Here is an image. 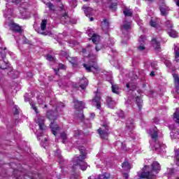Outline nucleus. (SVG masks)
<instances>
[{"mask_svg": "<svg viewBox=\"0 0 179 179\" xmlns=\"http://www.w3.org/2000/svg\"><path fill=\"white\" fill-rule=\"evenodd\" d=\"M80 155L74 158L73 160V173H76L78 167H80V170L83 171H86V170H87V163L85 162V159H86V152H85V150L80 149Z\"/></svg>", "mask_w": 179, "mask_h": 179, "instance_id": "obj_1", "label": "nucleus"}, {"mask_svg": "<svg viewBox=\"0 0 179 179\" xmlns=\"http://www.w3.org/2000/svg\"><path fill=\"white\" fill-rule=\"evenodd\" d=\"M58 107H56L55 110H48L46 112V117L48 120L51 121L50 124V128L52 131V134L57 136V131H59L60 128L59 126L57 124H55V121H57L58 120Z\"/></svg>", "mask_w": 179, "mask_h": 179, "instance_id": "obj_2", "label": "nucleus"}, {"mask_svg": "<svg viewBox=\"0 0 179 179\" xmlns=\"http://www.w3.org/2000/svg\"><path fill=\"white\" fill-rule=\"evenodd\" d=\"M102 127L104 129L99 128L96 130L97 134L99 135V138L103 141H108L110 135V126L107 124H103Z\"/></svg>", "mask_w": 179, "mask_h": 179, "instance_id": "obj_3", "label": "nucleus"}, {"mask_svg": "<svg viewBox=\"0 0 179 179\" xmlns=\"http://www.w3.org/2000/svg\"><path fill=\"white\" fill-rule=\"evenodd\" d=\"M126 124L125 134H127V135H131V134H132V131L135 129V122H134L133 119H129L127 120Z\"/></svg>", "mask_w": 179, "mask_h": 179, "instance_id": "obj_4", "label": "nucleus"}, {"mask_svg": "<svg viewBox=\"0 0 179 179\" xmlns=\"http://www.w3.org/2000/svg\"><path fill=\"white\" fill-rule=\"evenodd\" d=\"M83 66L85 69L86 72L90 73L92 72V69H94L95 71H100V67H99V65L96 64V62H93L92 64H83Z\"/></svg>", "mask_w": 179, "mask_h": 179, "instance_id": "obj_5", "label": "nucleus"}, {"mask_svg": "<svg viewBox=\"0 0 179 179\" xmlns=\"http://www.w3.org/2000/svg\"><path fill=\"white\" fill-rule=\"evenodd\" d=\"M93 103H96V108L98 110L101 109V95H100V92H99V90H96L95 92V95L94 99H92Z\"/></svg>", "mask_w": 179, "mask_h": 179, "instance_id": "obj_6", "label": "nucleus"}, {"mask_svg": "<svg viewBox=\"0 0 179 179\" xmlns=\"http://www.w3.org/2000/svg\"><path fill=\"white\" fill-rule=\"evenodd\" d=\"M5 57H6V53L5 51L0 52V58H2L3 59H5ZM9 66V63L5 62V60H1L0 59V68L1 69H8V67Z\"/></svg>", "mask_w": 179, "mask_h": 179, "instance_id": "obj_7", "label": "nucleus"}, {"mask_svg": "<svg viewBox=\"0 0 179 179\" xmlns=\"http://www.w3.org/2000/svg\"><path fill=\"white\" fill-rule=\"evenodd\" d=\"M157 36H155L151 40V45H152L155 51H162V45H160V41L157 40Z\"/></svg>", "mask_w": 179, "mask_h": 179, "instance_id": "obj_8", "label": "nucleus"}, {"mask_svg": "<svg viewBox=\"0 0 179 179\" xmlns=\"http://www.w3.org/2000/svg\"><path fill=\"white\" fill-rule=\"evenodd\" d=\"M139 179H153L155 178V174L152 171H142L138 175Z\"/></svg>", "mask_w": 179, "mask_h": 179, "instance_id": "obj_9", "label": "nucleus"}, {"mask_svg": "<svg viewBox=\"0 0 179 179\" xmlns=\"http://www.w3.org/2000/svg\"><path fill=\"white\" fill-rule=\"evenodd\" d=\"M45 119H44V117L38 118L36 121V124H38L39 127V129H41V131H45L47 126L45 125Z\"/></svg>", "mask_w": 179, "mask_h": 179, "instance_id": "obj_10", "label": "nucleus"}, {"mask_svg": "<svg viewBox=\"0 0 179 179\" xmlns=\"http://www.w3.org/2000/svg\"><path fill=\"white\" fill-rule=\"evenodd\" d=\"M134 103L136 104L137 107H138L139 111H141L143 107V100L142 97L137 96L134 99Z\"/></svg>", "mask_w": 179, "mask_h": 179, "instance_id": "obj_11", "label": "nucleus"}, {"mask_svg": "<svg viewBox=\"0 0 179 179\" xmlns=\"http://www.w3.org/2000/svg\"><path fill=\"white\" fill-rule=\"evenodd\" d=\"M101 27L103 31H108V29H110V22L107 19H103V22L101 23Z\"/></svg>", "mask_w": 179, "mask_h": 179, "instance_id": "obj_12", "label": "nucleus"}, {"mask_svg": "<svg viewBox=\"0 0 179 179\" xmlns=\"http://www.w3.org/2000/svg\"><path fill=\"white\" fill-rule=\"evenodd\" d=\"M10 28L14 33H22V27H20L18 24L15 22L11 23Z\"/></svg>", "mask_w": 179, "mask_h": 179, "instance_id": "obj_13", "label": "nucleus"}, {"mask_svg": "<svg viewBox=\"0 0 179 179\" xmlns=\"http://www.w3.org/2000/svg\"><path fill=\"white\" fill-rule=\"evenodd\" d=\"M73 103L74 104V108L76 110H79V108H82L85 106L83 101H80L76 99H73Z\"/></svg>", "mask_w": 179, "mask_h": 179, "instance_id": "obj_14", "label": "nucleus"}, {"mask_svg": "<svg viewBox=\"0 0 179 179\" xmlns=\"http://www.w3.org/2000/svg\"><path fill=\"white\" fill-rule=\"evenodd\" d=\"M151 167L152 171H154V173H156V174H157V173H159V171H160L161 170L160 164H159L158 162H152V164H151Z\"/></svg>", "mask_w": 179, "mask_h": 179, "instance_id": "obj_15", "label": "nucleus"}, {"mask_svg": "<svg viewBox=\"0 0 179 179\" xmlns=\"http://www.w3.org/2000/svg\"><path fill=\"white\" fill-rule=\"evenodd\" d=\"M80 87L83 90H85L87 85H89V80H87V78H86V77H84L80 80Z\"/></svg>", "mask_w": 179, "mask_h": 179, "instance_id": "obj_16", "label": "nucleus"}, {"mask_svg": "<svg viewBox=\"0 0 179 179\" xmlns=\"http://www.w3.org/2000/svg\"><path fill=\"white\" fill-rule=\"evenodd\" d=\"M83 9L87 17H90V16H92V12H93V8L87 7L86 5H84L83 6Z\"/></svg>", "mask_w": 179, "mask_h": 179, "instance_id": "obj_17", "label": "nucleus"}, {"mask_svg": "<svg viewBox=\"0 0 179 179\" xmlns=\"http://www.w3.org/2000/svg\"><path fill=\"white\" fill-rule=\"evenodd\" d=\"M106 101L109 108H113V107H114V105L115 104L114 99H113V97L111 96H106Z\"/></svg>", "mask_w": 179, "mask_h": 179, "instance_id": "obj_18", "label": "nucleus"}, {"mask_svg": "<svg viewBox=\"0 0 179 179\" xmlns=\"http://www.w3.org/2000/svg\"><path fill=\"white\" fill-rule=\"evenodd\" d=\"M101 36L97 34H93L91 40L94 44H99L100 43Z\"/></svg>", "mask_w": 179, "mask_h": 179, "instance_id": "obj_19", "label": "nucleus"}, {"mask_svg": "<svg viewBox=\"0 0 179 179\" xmlns=\"http://www.w3.org/2000/svg\"><path fill=\"white\" fill-rule=\"evenodd\" d=\"M173 79L175 81V89H176V93H179V77L178 74H173Z\"/></svg>", "mask_w": 179, "mask_h": 179, "instance_id": "obj_20", "label": "nucleus"}, {"mask_svg": "<svg viewBox=\"0 0 179 179\" xmlns=\"http://www.w3.org/2000/svg\"><path fill=\"white\" fill-rule=\"evenodd\" d=\"M150 136L152 138L153 142H157V139L159 138V131L153 129V133L150 134Z\"/></svg>", "mask_w": 179, "mask_h": 179, "instance_id": "obj_21", "label": "nucleus"}, {"mask_svg": "<svg viewBox=\"0 0 179 179\" xmlns=\"http://www.w3.org/2000/svg\"><path fill=\"white\" fill-rule=\"evenodd\" d=\"M140 45L138 47V51H143L144 50H146V48L145 47V39L143 38H141L139 40Z\"/></svg>", "mask_w": 179, "mask_h": 179, "instance_id": "obj_22", "label": "nucleus"}, {"mask_svg": "<svg viewBox=\"0 0 179 179\" xmlns=\"http://www.w3.org/2000/svg\"><path fill=\"white\" fill-rule=\"evenodd\" d=\"M122 167L124 170V171H129L132 167H131V164L128 162H124L122 163Z\"/></svg>", "mask_w": 179, "mask_h": 179, "instance_id": "obj_23", "label": "nucleus"}, {"mask_svg": "<svg viewBox=\"0 0 179 179\" xmlns=\"http://www.w3.org/2000/svg\"><path fill=\"white\" fill-rule=\"evenodd\" d=\"M68 60L70 64H72L73 66L78 65V57H69Z\"/></svg>", "mask_w": 179, "mask_h": 179, "instance_id": "obj_24", "label": "nucleus"}, {"mask_svg": "<svg viewBox=\"0 0 179 179\" xmlns=\"http://www.w3.org/2000/svg\"><path fill=\"white\" fill-rule=\"evenodd\" d=\"M168 34L170 36V37H172L173 38H176L178 36V33L177 31H174V29H171Z\"/></svg>", "mask_w": 179, "mask_h": 179, "instance_id": "obj_25", "label": "nucleus"}, {"mask_svg": "<svg viewBox=\"0 0 179 179\" xmlns=\"http://www.w3.org/2000/svg\"><path fill=\"white\" fill-rule=\"evenodd\" d=\"M60 138L62 139V143H66L68 140V136L66 135V133L64 131L60 134Z\"/></svg>", "mask_w": 179, "mask_h": 179, "instance_id": "obj_26", "label": "nucleus"}, {"mask_svg": "<svg viewBox=\"0 0 179 179\" xmlns=\"http://www.w3.org/2000/svg\"><path fill=\"white\" fill-rule=\"evenodd\" d=\"M120 87L117 85H112V92L115 93V94H120V92H118Z\"/></svg>", "mask_w": 179, "mask_h": 179, "instance_id": "obj_27", "label": "nucleus"}, {"mask_svg": "<svg viewBox=\"0 0 179 179\" xmlns=\"http://www.w3.org/2000/svg\"><path fill=\"white\" fill-rule=\"evenodd\" d=\"M77 117L81 122H83V120H85V115L83 114V110H80L79 113L77 114Z\"/></svg>", "mask_w": 179, "mask_h": 179, "instance_id": "obj_28", "label": "nucleus"}, {"mask_svg": "<svg viewBox=\"0 0 179 179\" xmlns=\"http://www.w3.org/2000/svg\"><path fill=\"white\" fill-rule=\"evenodd\" d=\"M123 13L124 16H128L129 17H132L133 13L131 10L125 8L124 10L123 11Z\"/></svg>", "mask_w": 179, "mask_h": 179, "instance_id": "obj_29", "label": "nucleus"}, {"mask_svg": "<svg viewBox=\"0 0 179 179\" xmlns=\"http://www.w3.org/2000/svg\"><path fill=\"white\" fill-rule=\"evenodd\" d=\"M47 29V20H43L41 23V29L44 31Z\"/></svg>", "mask_w": 179, "mask_h": 179, "instance_id": "obj_30", "label": "nucleus"}, {"mask_svg": "<svg viewBox=\"0 0 179 179\" xmlns=\"http://www.w3.org/2000/svg\"><path fill=\"white\" fill-rule=\"evenodd\" d=\"M108 178H110V173H107L99 175L98 177V179H108Z\"/></svg>", "mask_w": 179, "mask_h": 179, "instance_id": "obj_31", "label": "nucleus"}, {"mask_svg": "<svg viewBox=\"0 0 179 179\" xmlns=\"http://www.w3.org/2000/svg\"><path fill=\"white\" fill-rule=\"evenodd\" d=\"M96 46H95V50L97 52H99V51H101V50H103V44L100 43V42L97 44H95Z\"/></svg>", "mask_w": 179, "mask_h": 179, "instance_id": "obj_32", "label": "nucleus"}, {"mask_svg": "<svg viewBox=\"0 0 179 179\" xmlns=\"http://www.w3.org/2000/svg\"><path fill=\"white\" fill-rule=\"evenodd\" d=\"M117 6H118V3H112L109 6V8L111 9L112 10H117Z\"/></svg>", "mask_w": 179, "mask_h": 179, "instance_id": "obj_33", "label": "nucleus"}, {"mask_svg": "<svg viewBox=\"0 0 179 179\" xmlns=\"http://www.w3.org/2000/svg\"><path fill=\"white\" fill-rule=\"evenodd\" d=\"M151 68L155 69V71H159V67H157V62H154L151 63Z\"/></svg>", "mask_w": 179, "mask_h": 179, "instance_id": "obj_34", "label": "nucleus"}, {"mask_svg": "<svg viewBox=\"0 0 179 179\" xmlns=\"http://www.w3.org/2000/svg\"><path fill=\"white\" fill-rule=\"evenodd\" d=\"M122 30H129V29H131V24H124L122 26Z\"/></svg>", "mask_w": 179, "mask_h": 179, "instance_id": "obj_35", "label": "nucleus"}, {"mask_svg": "<svg viewBox=\"0 0 179 179\" xmlns=\"http://www.w3.org/2000/svg\"><path fill=\"white\" fill-rule=\"evenodd\" d=\"M150 25L151 27H155L156 29L157 27V22H155L153 20H150Z\"/></svg>", "mask_w": 179, "mask_h": 179, "instance_id": "obj_36", "label": "nucleus"}, {"mask_svg": "<svg viewBox=\"0 0 179 179\" xmlns=\"http://www.w3.org/2000/svg\"><path fill=\"white\" fill-rule=\"evenodd\" d=\"M48 7L49 8L50 10H55V6L51 2L48 3Z\"/></svg>", "mask_w": 179, "mask_h": 179, "instance_id": "obj_37", "label": "nucleus"}, {"mask_svg": "<svg viewBox=\"0 0 179 179\" xmlns=\"http://www.w3.org/2000/svg\"><path fill=\"white\" fill-rule=\"evenodd\" d=\"M160 12L162 16H166L167 15V11L166 10V8L163 7L160 8Z\"/></svg>", "mask_w": 179, "mask_h": 179, "instance_id": "obj_38", "label": "nucleus"}, {"mask_svg": "<svg viewBox=\"0 0 179 179\" xmlns=\"http://www.w3.org/2000/svg\"><path fill=\"white\" fill-rule=\"evenodd\" d=\"M174 151L176 160L178 161L179 160V149H175Z\"/></svg>", "mask_w": 179, "mask_h": 179, "instance_id": "obj_39", "label": "nucleus"}, {"mask_svg": "<svg viewBox=\"0 0 179 179\" xmlns=\"http://www.w3.org/2000/svg\"><path fill=\"white\" fill-rule=\"evenodd\" d=\"M31 108L35 111L36 114H38V109H37V106H36V103L31 104Z\"/></svg>", "mask_w": 179, "mask_h": 179, "instance_id": "obj_40", "label": "nucleus"}, {"mask_svg": "<svg viewBox=\"0 0 179 179\" xmlns=\"http://www.w3.org/2000/svg\"><path fill=\"white\" fill-rule=\"evenodd\" d=\"M58 69H63L64 71L66 70V66L62 63L59 64Z\"/></svg>", "mask_w": 179, "mask_h": 179, "instance_id": "obj_41", "label": "nucleus"}, {"mask_svg": "<svg viewBox=\"0 0 179 179\" xmlns=\"http://www.w3.org/2000/svg\"><path fill=\"white\" fill-rule=\"evenodd\" d=\"M46 59H47L48 61H50V62H52V61H54V57H53L52 55H48L46 56Z\"/></svg>", "mask_w": 179, "mask_h": 179, "instance_id": "obj_42", "label": "nucleus"}, {"mask_svg": "<svg viewBox=\"0 0 179 179\" xmlns=\"http://www.w3.org/2000/svg\"><path fill=\"white\" fill-rule=\"evenodd\" d=\"M55 156H57L59 159H62V156H61V153L59 150L55 151Z\"/></svg>", "mask_w": 179, "mask_h": 179, "instance_id": "obj_43", "label": "nucleus"}, {"mask_svg": "<svg viewBox=\"0 0 179 179\" xmlns=\"http://www.w3.org/2000/svg\"><path fill=\"white\" fill-rule=\"evenodd\" d=\"M175 58L177 59V58H179V51L175 50Z\"/></svg>", "mask_w": 179, "mask_h": 179, "instance_id": "obj_44", "label": "nucleus"}, {"mask_svg": "<svg viewBox=\"0 0 179 179\" xmlns=\"http://www.w3.org/2000/svg\"><path fill=\"white\" fill-rule=\"evenodd\" d=\"M119 117L120 118H125V115H124V111L120 112V113L119 114Z\"/></svg>", "mask_w": 179, "mask_h": 179, "instance_id": "obj_45", "label": "nucleus"}, {"mask_svg": "<svg viewBox=\"0 0 179 179\" xmlns=\"http://www.w3.org/2000/svg\"><path fill=\"white\" fill-rule=\"evenodd\" d=\"M54 71L55 72V75H57V76H59V69H54Z\"/></svg>", "mask_w": 179, "mask_h": 179, "instance_id": "obj_46", "label": "nucleus"}, {"mask_svg": "<svg viewBox=\"0 0 179 179\" xmlns=\"http://www.w3.org/2000/svg\"><path fill=\"white\" fill-rule=\"evenodd\" d=\"M62 17H64V19H68V17H69L68 13H66V12L63 13L62 14Z\"/></svg>", "mask_w": 179, "mask_h": 179, "instance_id": "obj_47", "label": "nucleus"}, {"mask_svg": "<svg viewBox=\"0 0 179 179\" xmlns=\"http://www.w3.org/2000/svg\"><path fill=\"white\" fill-rule=\"evenodd\" d=\"M129 176V175L127 173H123V177H124V178H128Z\"/></svg>", "mask_w": 179, "mask_h": 179, "instance_id": "obj_48", "label": "nucleus"}, {"mask_svg": "<svg viewBox=\"0 0 179 179\" xmlns=\"http://www.w3.org/2000/svg\"><path fill=\"white\" fill-rule=\"evenodd\" d=\"M150 76H151V77L156 76L155 71H151V73H150Z\"/></svg>", "mask_w": 179, "mask_h": 179, "instance_id": "obj_49", "label": "nucleus"}, {"mask_svg": "<svg viewBox=\"0 0 179 179\" xmlns=\"http://www.w3.org/2000/svg\"><path fill=\"white\" fill-rule=\"evenodd\" d=\"M16 173H17V174H20V171H19L18 170H14V171H13V175L15 176V174H16Z\"/></svg>", "mask_w": 179, "mask_h": 179, "instance_id": "obj_50", "label": "nucleus"}, {"mask_svg": "<svg viewBox=\"0 0 179 179\" xmlns=\"http://www.w3.org/2000/svg\"><path fill=\"white\" fill-rule=\"evenodd\" d=\"M73 177L74 179H78V175L75 174V175H72L71 176V178H72Z\"/></svg>", "mask_w": 179, "mask_h": 179, "instance_id": "obj_51", "label": "nucleus"}, {"mask_svg": "<svg viewBox=\"0 0 179 179\" xmlns=\"http://www.w3.org/2000/svg\"><path fill=\"white\" fill-rule=\"evenodd\" d=\"M17 114H19V111L17 110V109H16L14 112V115H17Z\"/></svg>", "mask_w": 179, "mask_h": 179, "instance_id": "obj_52", "label": "nucleus"}, {"mask_svg": "<svg viewBox=\"0 0 179 179\" xmlns=\"http://www.w3.org/2000/svg\"><path fill=\"white\" fill-rule=\"evenodd\" d=\"M96 116V115H94V113H92L91 114H90V117L91 118H94V117H95Z\"/></svg>", "mask_w": 179, "mask_h": 179, "instance_id": "obj_53", "label": "nucleus"}, {"mask_svg": "<svg viewBox=\"0 0 179 179\" xmlns=\"http://www.w3.org/2000/svg\"><path fill=\"white\" fill-rule=\"evenodd\" d=\"M87 51V50L86 49H85V48H83V49L82 50V52H83V54L86 53Z\"/></svg>", "mask_w": 179, "mask_h": 179, "instance_id": "obj_54", "label": "nucleus"}, {"mask_svg": "<svg viewBox=\"0 0 179 179\" xmlns=\"http://www.w3.org/2000/svg\"><path fill=\"white\" fill-rule=\"evenodd\" d=\"M126 87H127V89H129V87H131V85H129V83L126 84Z\"/></svg>", "mask_w": 179, "mask_h": 179, "instance_id": "obj_55", "label": "nucleus"}, {"mask_svg": "<svg viewBox=\"0 0 179 179\" xmlns=\"http://www.w3.org/2000/svg\"><path fill=\"white\" fill-rule=\"evenodd\" d=\"M87 48H92V45L87 44Z\"/></svg>", "mask_w": 179, "mask_h": 179, "instance_id": "obj_56", "label": "nucleus"}, {"mask_svg": "<svg viewBox=\"0 0 179 179\" xmlns=\"http://www.w3.org/2000/svg\"><path fill=\"white\" fill-rule=\"evenodd\" d=\"M90 22H93V20H94V18H93V17H91L90 18Z\"/></svg>", "mask_w": 179, "mask_h": 179, "instance_id": "obj_57", "label": "nucleus"}, {"mask_svg": "<svg viewBox=\"0 0 179 179\" xmlns=\"http://www.w3.org/2000/svg\"><path fill=\"white\" fill-rule=\"evenodd\" d=\"M176 3L177 6L179 7V0L176 1Z\"/></svg>", "mask_w": 179, "mask_h": 179, "instance_id": "obj_58", "label": "nucleus"}, {"mask_svg": "<svg viewBox=\"0 0 179 179\" xmlns=\"http://www.w3.org/2000/svg\"><path fill=\"white\" fill-rule=\"evenodd\" d=\"M176 164H177L178 166H179V159H178V160L176 161Z\"/></svg>", "mask_w": 179, "mask_h": 179, "instance_id": "obj_59", "label": "nucleus"}, {"mask_svg": "<svg viewBox=\"0 0 179 179\" xmlns=\"http://www.w3.org/2000/svg\"><path fill=\"white\" fill-rule=\"evenodd\" d=\"M47 107H48V106H47V105H45V106H44V108H47Z\"/></svg>", "mask_w": 179, "mask_h": 179, "instance_id": "obj_60", "label": "nucleus"}, {"mask_svg": "<svg viewBox=\"0 0 179 179\" xmlns=\"http://www.w3.org/2000/svg\"><path fill=\"white\" fill-rule=\"evenodd\" d=\"M144 167H145V169H148V167H149V166H145Z\"/></svg>", "mask_w": 179, "mask_h": 179, "instance_id": "obj_61", "label": "nucleus"}, {"mask_svg": "<svg viewBox=\"0 0 179 179\" xmlns=\"http://www.w3.org/2000/svg\"><path fill=\"white\" fill-rule=\"evenodd\" d=\"M47 141H48L47 138H45V142H47Z\"/></svg>", "mask_w": 179, "mask_h": 179, "instance_id": "obj_62", "label": "nucleus"}, {"mask_svg": "<svg viewBox=\"0 0 179 179\" xmlns=\"http://www.w3.org/2000/svg\"><path fill=\"white\" fill-rule=\"evenodd\" d=\"M62 107H65V105H64V103H62Z\"/></svg>", "mask_w": 179, "mask_h": 179, "instance_id": "obj_63", "label": "nucleus"}, {"mask_svg": "<svg viewBox=\"0 0 179 179\" xmlns=\"http://www.w3.org/2000/svg\"><path fill=\"white\" fill-rule=\"evenodd\" d=\"M30 178H31V179H33V176H31Z\"/></svg>", "mask_w": 179, "mask_h": 179, "instance_id": "obj_64", "label": "nucleus"}]
</instances>
